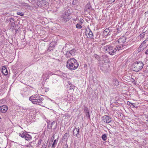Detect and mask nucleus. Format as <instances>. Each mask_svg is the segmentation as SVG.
<instances>
[{"label": "nucleus", "mask_w": 148, "mask_h": 148, "mask_svg": "<svg viewBox=\"0 0 148 148\" xmlns=\"http://www.w3.org/2000/svg\"><path fill=\"white\" fill-rule=\"evenodd\" d=\"M79 66V64L76 60L73 58L69 59L66 65V67L69 70L72 71L76 69Z\"/></svg>", "instance_id": "f257e3e1"}, {"label": "nucleus", "mask_w": 148, "mask_h": 148, "mask_svg": "<svg viewBox=\"0 0 148 148\" xmlns=\"http://www.w3.org/2000/svg\"><path fill=\"white\" fill-rule=\"evenodd\" d=\"M144 64L140 61H137L133 64L132 69L133 71L138 72L143 68Z\"/></svg>", "instance_id": "f03ea898"}, {"label": "nucleus", "mask_w": 148, "mask_h": 148, "mask_svg": "<svg viewBox=\"0 0 148 148\" xmlns=\"http://www.w3.org/2000/svg\"><path fill=\"white\" fill-rule=\"evenodd\" d=\"M36 5L39 8L42 9L47 8L49 3L46 0H37Z\"/></svg>", "instance_id": "7ed1b4c3"}, {"label": "nucleus", "mask_w": 148, "mask_h": 148, "mask_svg": "<svg viewBox=\"0 0 148 148\" xmlns=\"http://www.w3.org/2000/svg\"><path fill=\"white\" fill-rule=\"evenodd\" d=\"M104 50L105 51H107L109 54L113 55L116 53V49L110 45H107L104 47Z\"/></svg>", "instance_id": "20e7f679"}, {"label": "nucleus", "mask_w": 148, "mask_h": 148, "mask_svg": "<svg viewBox=\"0 0 148 148\" xmlns=\"http://www.w3.org/2000/svg\"><path fill=\"white\" fill-rule=\"evenodd\" d=\"M70 19V15L69 13L65 12L62 15L61 20L62 22L66 23Z\"/></svg>", "instance_id": "39448f33"}, {"label": "nucleus", "mask_w": 148, "mask_h": 148, "mask_svg": "<svg viewBox=\"0 0 148 148\" xmlns=\"http://www.w3.org/2000/svg\"><path fill=\"white\" fill-rule=\"evenodd\" d=\"M102 121L105 123H108L112 121V118L108 115H104L102 117Z\"/></svg>", "instance_id": "423d86ee"}, {"label": "nucleus", "mask_w": 148, "mask_h": 148, "mask_svg": "<svg viewBox=\"0 0 148 148\" xmlns=\"http://www.w3.org/2000/svg\"><path fill=\"white\" fill-rule=\"evenodd\" d=\"M85 34L88 38H91L93 37L92 32L89 28L86 29Z\"/></svg>", "instance_id": "0eeeda50"}, {"label": "nucleus", "mask_w": 148, "mask_h": 148, "mask_svg": "<svg viewBox=\"0 0 148 148\" xmlns=\"http://www.w3.org/2000/svg\"><path fill=\"white\" fill-rule=\"evenodd\" d=\"M40 97V96L38 95H33L29 98V100L32 101L33 103V101L36 102V101L38 99V98Z\"/></svg>", "instance_id": "6e6552de"}, {"label": "nucleus", "mask_w": 148, "mask_h": 148, "mask_svg": "<svg viewBox=\"0 0 148 148\" xmlns=\"http://www.w3.org/2000/svg\"><path fill=\"white\" fill-rule=\"evenodd\" d=\"M126 40V38L125 36H123L120 38L118 40L119 43L123 45V44L125 42Z\"/></svg>", "instance_id": "1a4fd4ad"}, {"label": "nucleus", "mask_w": 148, "mask_h": 148, "mask_svg": "<svg viewBox=\"0 0 148 148\" xmlns=\"http://www.w3.org/2000/svg\"><path fill=\"white\" fill-rule=\"evenodd\" d=\"M8 109V107L5 105H3L0 107V111L2 113H5Z\"/></svg>", "instance_id": "9d476101"}, {"label": "nucleus", "mask_w": 148, "mask_h": 148, "mask_svg": "<svg viewBox=\"0 0 148 148\" xmlns=\"http://www.w3.org/2000/svg\"><path fill=\"white\" fill-rule=\"evenodd\" d=\"M44 99L43 98L40 96L38 98V99L36 101V102L33 101V103L39 105H41L42 103V101Z\"/></svg>", "instance_id": "9b49d317"}, {"label": "nucleus", "mask_w": 148, "mask_h": 148, "mask_svg": "<svg viewBox=\"0 0 148 148\" xmlns=\"http://www.w3.org/2000/svg\"><path fill=\"white\" fill-rule=\"evenodd\" d=\"M148 45V40L146 39L144 40L140 46V47H143L145 48Z\"/></svg>", "instance_id": "f8f14e48"}, {"label": "nucleus", "mask_w": 148, "mask_h": 148, "mask_svg": "<svg viewBox=\"0 0 148 148\" xmlns=\"http://www.w3.org/2000/svg\"><path fill=\"white\" fill-rule=\"evenodd\" d=\"M79 127L78 128H75L73 131V135L77 137L79 132Z\"/></svg>", "instance_id": "ddd939ff"}, {"label": "nucleus", "mask_w": 148, "mask_h": 148, "mask_svg": "<svg viewBox=\"0 0 148 148\" xmlns=\"http://www.w3.org/2000/svg\"><path fill=\"white\" fill-rule=\"evenodd\" d=\"M55 122L54 121L51 122L49 121L47 123V127L48 129H51L52 128V126L55 124Z\"/></svg>", "instance_id": "4468645a"}, {"label": "nucleus", "mask_w": 148, "mask_h": 148, "mask_svg": "<svg viewBox=\"0 0 148 148\" xmlns=\"http://www.w3.org/2000/svg\"><path fill=\"white\" fill-rule=\"evenodd\" d=\"M2 72L5 75H7L8 74V71L5 67L4 66L3 67Z\"/></svg>", "instance_id": "2eb2a0df"}, {"label": "nucleus", "mask_w": 148, "mask_h": 148, "mask_svg": "<svg viewBox=\"0 0 148 148\" xmlns=\"http://www.w3.org/2000/svg\"><path fill=\"white\" fill-rule=\"evenodd\" d=\"M85 11H87V10H90L92 8V7L90 5V3H88L85 6Z\"/></svg>", "instance_id": "dca6fc26"}, {"label": "nucleus", "mask_w": 148, "mask_h": 148, "mask_svg": "<svg viewBox=\"0 0 148 148\" xmlns=\"http://www.w3.org/2000/svg\"><path fill=\"white\" fill-rule=\"evenodd\" d=\"M25 139L27 140H30L32 139V136L27 133L25 137Z\"/></svg>", "instance_id": "f3484780"}, {"label": "nucleus", "mask_w": 148, "mask_h": 148, "mask_svg": "<svg viewBox=\"0 0 148 148\" xmlns=\"http://www.w3.org/2000/svg\"><path fill=\"white\" fill-rule=\"evenodd\" d=\"M113 84L115 86H117L119 85V83L117 79H113Z\"/></svg>", "instance_id": "a211bd4d"}, {"label": "nucleus", "mask_w": 148, "mask_h": 148, "mask_svg": "<svg viewBox=\"0 0 148 148\" xmlns=\"http://www.w3.org/2000/svg\"><path fill=\"white\" fill-rule=\"evenodd\" d=\"M121 45L120 44L119 45H118L116 46L115 49L116 51H119L120 50H122L123 49V45Z\"/></svg>", "instance_id": "6ab92c4d"}, {"label": "nucleus", "mask_w": 148, "mask_h": 148, "mask_svg": "<svg viewBox=\"0 0 148 148\" xmlns=\"http://www.w3.org/2000/svg\"><path fill=\"white\" fill-rule=\"evenodd\" d=\"M54 49L52 45V44H51L50 45V46L47 49V51L48 52H50L53 50Z\"/></svg>", "instance_id": "aec40b11"}, {"label": "nucleus", "mask_w": 148, "mask_h": 148, "mask_svg": "<svg viewBox=\"0 0 148 148\" xmlns=\"http://www.w3.org/2000/svg\"><path fill=\"white\" fill-rule=\"evenodd\" d=\"M76 50L75 49H73L72 50L69 51L70 53V54L71 56H74Z\"/></svg>", "instance_id": "412c9836"}, {"label": "nucleus", "mask_w": 148, "mask_h": 148, "mask_svg": "<svg viewBox=\"0 0 148 148\" xmlns=\"http://www.w3.org/2000/svg\"><path fill=\"white\" fill-rule=\"evenodd\" d=\"M27 134V133L26 132H23V133H19V135L20 136H21V137L23 138H24L25 136L26 135V134Z\"/></svg>", "instance_id": "4be33fe9"}, {"label": "nucleus", "mask_w": 148, "mask_h": 148, "mask_svg": "<svg viewBox=\"0 0 148 148\" xmlns=\"http://www.w3.org/2000/svg\"><path fill=\"white\" fill-rule=\"evenodd\" d=\"M69 134L68 133H65L63 138L62 140H67L68 138V136Z\"/></svg>", "instance_id": "5701e85b"}, {"label": "nucleus", "mask_w": 148, "mask_h": 148, "mask_svg": "<svg viewBox=\"0 0 148 148\" xmlns=\"http://www.w3.org/2000/svg\"><path fill=\"white\" fill-rule=\"evenodd\" d=\"M66 57L67 58H69L71 57V55L70 54V53L69 51H66V53L65 54Z\"/></svg>", "instance_id": "b1692460"}, {"label": "nucleus", "mask_w": 148, "mask_h": 148, "mask_svg": "<svg viewBox=\"0 0 148 148\" xmlns=\"http://www.w3.org/2000/svg\"><path fill=\"white\" fill-rule=\"evenodd\" d=\"M101 138L104 141H106L107 139V136L106 134H104L101 136Z\"/></svg>", "instance_id": "393cba45"}, {"label": "nucleus", "mask_w": 148, "mask_h": 148, "mask_svg": "<svg viewBox=\"0 0 148 148\" xmlns=\"http://www.w3.org/2000/svg\"><path fill=\"white\" fill-rule=\"evenodd\" d=\"M57 143V141L56 140H55L53 141V142L52 145V147L54 148L55 147V146L56 145Z\"/></svg>", "instance_id": "a878e982"}, {"label": "nucleus", "mask_w": 148, "mask_h": 148, "mask_svg": "<svg viewBox=\"0 0 148 148\" xmlns=\"http://www.w3.org/2000/svg\"><path fill=\"white\" fill-rule=\"evenodd\" d=\"M81 24L79 23H77L76 24V26L77 28L79 29H80L82 28V26L81 25Z\"/></svg>", "instance_id": "bb28decb"}, {"label": "nucleus", "mask_w": 148, "mask_h": 148, "mask_svg": "<svg viewBox=\"0 0 148 148\" xmlns=\"http://www.w3.org/2000/svg\"><path fill=\"white\" fill-rule=\"evenodd\" d=\"M145 35V33L144 32L142 33L139 36H140V38H143Z\"/></svg>", "instance_id": "cd10ccee"}, {"label": "nucleus", "mask_w": 148, "mask_h": 148, "mask_svg": "<svg viewBox=\"0 0 148 148\" xmlns=\"http://www.w3.org/2000/svg\"><path fill=\"white\" fill-rule=\"evenodd\" d=\"M104 32H106V33L108 32V33L107 34V35L109 34V33L110 32V31H109V28H106L104 31Z\"/></svg>", "instance_id": "c85d7f7f"}, {"label": "nucleus", "mask_w": 148, "mask_h": 148, "mask_svg": "<svg viewBox=\"0 0 148 148\" xmlns=\"http://www.w3.org/2000/svg\"><path fill=\"white\" fill-rule=\"evenodd\" d=\"M17 14L21 16H23L24 15V13L22 12H18L17 13Z\"/></svg>", "instance_id": "c756f323"}, {"label": "nucleus", "mask_w": 148, "mask_h": 148, "mask_svg": "<svg viewBox=\"0 0 148 148\" xmlns=\"http://www.w3.org/2000/svg\"><path fill=\"white\" fill-rule=\"evenodd\" d=\"M47 145V143H44L41 148H46Z\"/></svg>", "instance_id": "7c9ffc66"}, {"label": "nucleus", "mask_w": 148, "mask_h": 148, "mask_svg": "<svg viewBox=\"0 0 148 148\" xmlns=\"http://www.w3.org/2000/svg\"><path fill=\"white\" fill-rule=\"evenodd\" d=\"M8 20L10 22H12V21H14V19L13 18H10Z\"/></svg>", "instance_id": "2f4dec72"}, {"label": "nucleus", "mask_w": 148, "mask_h": 148, "mask_svg": "<svg viewBox=\"0 0 148 148\" xmlns=\"http://www.w3.org/2000/svg\"><path fill=\"white\" fill-rule=\"evenodd\" d=\"M84 22V20L82 18H80L79 20V23L80 24H82Z\"/></svg>", "instance_id": "473e14b6"}, {"label": "nucleus", "mask_w": 148, "mask_h": 148, "mask_svg": "<svg viewBox=\"0 0 148 148\" xmlns=\"http://www.w3.org/2000/svg\"><path fill=\"white\" fill-rule=\"evenodd\" d=\"M142 47H140V46L139 47L138 49V51H139V52H140V51L141 50H143L144 49V48H142V49H141Z\"/></svg>", "instance_id": "72a5a7b5"}, {"label": "nucleus", "mask_w": 148, "mask_h": 148, "mask_svg": "<svg viewBox=\"0 0 148 148\" xmlns=\"http://www.w3.org/2000/svg\"><path fill=\"white\" fill-rule=\"evenodd\" d=\"M86 116L89 118H90V116L89 115V112H88L86 113Z\"/></svg>", "instance_id": "f704fd0d"}, {"label": "nucleus", "mask_w": 148, "mask_h": 148, "mask_svg": "<svg viewBox=\"0 0 148 148\" xmlns=\"http://www.w3.org/2000/svg\"><path fill=\"white\" fill-rule=\"evenodd\" d=\"M132 104V103L130 102L129 101H128L127 102V105H129V106H130L131 104Z\"/></svg>", "instance_id": "c9c22d12"}, {"label": "nucleus", "mask_w": 148, "mask_h": 148, "mask_svg": "<svg viewBox=\"0 0 148 148\" xmlns=\"http://www.w3.org/2000/svg\"><path fill=\"white\" fill-rule=\"evenodd\" d=\"M63 148H68V145L67 143H66L64 145Z\"/></svg>", "instance_id": "e433bc0d"}, {"label": "nucleus", "mask_w": 148, "mask_h": 148, "mask_svg": "<svg viewBox=\"0 0 148 148\" xmlns=\"http://www.w3.org/2000/svg\"><path fill=\"white\" fill-rule=\"evenodd\" d=\"M134 104L133 103H132V104L131 105L130 107L132 108H134L135 107V106L134 105Z\"/></svg>", "instance_id": "4c0bfd02"}, {"label": "nucleus", "mask_w": 148, "mask_h": 148, "mask_svg": "<svg viewBox=\"0 0 148 148\" xmlns=\"http://www.w3.org/2000/svg\"><path fill=\"white\" fill-rule=\"evenodd\" d=\"M42 141V139H40L38 141V144L39 145H40Z\"/></svg>", "instance_id": "58836bf2"}, {"label": "nucleus", "mask_w": 148, "mask_h": 148, "mask_svg": "<svg viewBox=\"0 0 148 148\" xmlns=\"http://www.w3.org/2000/svg\"><path fill=\"white\" fill-rule=\"evenodd\" d=\"M145 53L146 54H148V49L145 51Z\"/></svg>", "instance_id": "ea45409f"}, {"label": "nucleus", "mask_w": 148, "mask_h": 148, "mask_svg": "<svg viewBox=\"0 0 148 148\" xmlns=\"http://www.w3.org/2000/svg\"><path fill=\"white\" fill-rule=\"evenodd\" d=\"M11 23H12L11 25H12L15 24L14 21H12V22H11Z\"/></svg>", "instance_id": "a19ab883"}, {"label": "nucleus", "mask_w": 148, "mask_h": 148, "mask_svg": "<svg viewBox=\"0 0 148 148\" xmlns=\"http://www.w3.org/2000/svg\"><path fill=\"white\" fill-rule=\"evenodd\" d=\"M146 121L147 122V123H148V117L146 118Z\"/></svg>", "instance_id": "79ce46f5"}, {"label": "nucleus", "mask_w": 148, "mask_h": 148, "mask_svg": "<svg viewBox=\"0 0 148 148\" xmlns=\"http://www.w3.org/2000/svg\"><path fill=\"white\" fill-rule=\"evenodd\" d=\"M117 32L118 33H119L120 32V30H119L118 29V30H117Z\"/></svg>", "instance_id": "37998d69"}, {"label": "nucleus", "mask_w": 148, "mask_h": 148, "mask_svg": "<svg viewBox=\"0 0 148 148\" xmlns=\"http://www.w3.org/2000/svg\"><path fill=\"white\" fill-rule=\"evenodd\" d=\"M110 0L112 2H114L115 1V0Z\"/></svg>", "instance_id": "c03bdc74"}, {"label": "nucleus", "mask_w": 148, "mask_h": 148, "mask_svg": "<svg viewBox=\"0 0 148 148\" xmlns=\"http://www.w3.org/2000/svg\"><path fill=\"white\" fill-rule=\"evenodd\" d=\"M77 20V18L76 19H73V20L74 21H76Z\"/></svg>", "instance_id": "a18cd8bd"}, {"label": "nucleus", "mask_w": 148, "mask_h": 148, "mask_svg": "<svg viewBox=\"0 0 148 148\" xmlns=\"http://www.w3.org/2000/svg\"><path fill=\"white\" fill-rule=\"evenodd\" d=\"M26 4H27V5H27L28 4H27V3H26Z\"/></svg>", "instance_id": "49530a36"}, {"label": "nucleus", "mask_w": 148, "mask_h": 148, "mask_svg": "<svg viewBox=\"0 0 148 148\" xmlns=\"http://www.w3.org/2000/svg\"><path fill=\"white\" fill-rule=\"evenodd\" d=\"M26 4H27V5H27L28 4H27V3H26Z\"/></svg>", "instance_id": "de8ad7c7"}, {"label": "nucleus", "mask_w": 148, "mask_h": 148, "mask_svg": "<svg viewBox=\"0 0 148 148\" xmlns=\"http://www.w3.org/2000/svg\"><path fill=\"white\" fill-rule=\"evenodd\" d=\"M1 119V117H0V119Z\"/></svg>", "instance_id": "09e8293b"}]
</instances>
